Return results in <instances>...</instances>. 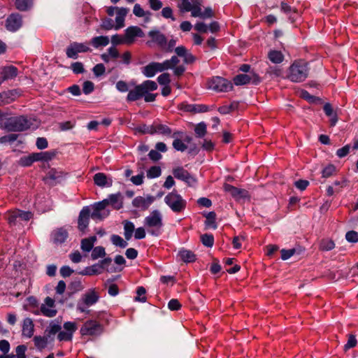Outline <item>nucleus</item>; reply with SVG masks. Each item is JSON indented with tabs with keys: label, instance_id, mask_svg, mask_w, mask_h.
Here are the masks:
<instances>
[{
	"label": "nucleus",
	"instance_id": "obj_1",
	"mask_svg": "<svg viewBox=\"0 0 358 358\" xmlns=\"http://www.w3.org/2000/svg\"><path fill=\"white\" fill-rule=\"evenodd\" d=\"M62 329V326L59 322L58 318L50 322L49 326L44 331V336H35L33 338L34 345L37 350L42 351L44 350L48 343V340L53 341L55 336Z\"/></svg>",
	"mask_w": 358,
	"mask_h": 358
},
{
	"label": "nucleus",
	"instance_id": "obj_2",
	"mask_svg": "<svg viewBox=\"0 0 358 358\" xmlns=\"http://www.w3.org/2000/svg\"><path fill=\"white\" fill-rule=\"evenodd\" d=\"M308 62L304 59H296L288 69L286 78L294 83L304 81L308 75Z\"/></svg>",
	"mask_w": 358,
	"mask_h": 358
},
{
	"label": "nucleus",
	"instance_id": "obj_3",
	"mask_svg": "<svg viewBox=\"0 0 358 358\" xmlns=\"http://www.w3.org/2000/svg\"><path fill=\"white\" fill-rule=\"evenodd\" d=\"M31 123L25 115L10 117L6 119L3 128L8 131H24L30 129Z\"/></svg>",
	"mask_w": 358,
	"mask_h": 358
},
{
	"label": "nucleus",
	"instance_id": "obj_4",
	"mask_svg": "<svg viewBox=\"0 0 358 358\" xmlns=\"http://www.w3.org/2000/svg\"><path fill=\"white\" fill-rule=\"evenodd\" d=\"M164 202L174 213H181L187 206V201L174 189L164 198Z\"/></svg>",
	"mask_w": 358,
	"mask_h": 358
},
{
	"label": "nucleus",
	"instance_id": "obj_5",
	"mask_svg": "<svg viewBox=\"0 0 358 358\" xmlns=\"http://www.w3.org/2000/svg\"><path fill=\"white\" fill-rule=\"evenodd\" d=\"M144 222L146 227L155 228L148 231L152 236H157L161 234L163 221L162 215L158 210H152L150 215L145 218Z\"/></svg>",
	"mask_w": 358,
	"mask_h": 358
},
{
	"label": "nucleus",
	"instance_id": "obj_6",
	"mask_svg": "<svg viewBox=\"0 0 358 358\" xmlns=\"http://www.w3.org/2000/svg\"><path fill=\"white\" fill-rule=\"evenodd\" d=\"M104 331V327L96 320H88L84 322L80 329L82 336H99Z\"/></svg>",
	"mask_w": 358,
	"mask_h": 358
},
{
	"label": "nucleus",
	"instance_id": "obj_7",
	"mask_svg": "<svg viewBox=\"0 0 358 358\" xmlns=\"http://www.w3.org/2000/svg\"><path fill=\"white\" fill-rule=\"evenodd\" d=\"M207 87L215 92H229L234 89L233 85L227 78L221 76H213L207 81Z\"/></svg>",
	"mask_w": 358,
	"mask_h": 358
},
{
	"label": "nucleus",
	"instance_id": "obj_8",
	"mask_svg": "<svg viewBox=\"0 0 358 358\" xmlns=\"http://www.w3.org/2000/svg\"><path fill=\"white\" fill-rule=\"evenodd\" d=\"M99 299V295L94 289L87 292L83 295V301H79L77 305V310L81 313L90 315L91 310H87L85 306H90L96 303Z\"/></svg>",
	"mask_w": 358,
	"mask_h": 358
},
{
	"label": "nucleus",
	"instance_id": "obj_9",
	"mask_svg": "<svg viewBox=\"0 0 358 358\" xmlns=\"http://www.w3.org/2000/svg\"><path fill=\"white\" fill-rule=\"evenodd\" d=\"M63 327L64 331L57 332V339L59 341H71L73 334L77 331L78 326L75 322H66Z\"/></svg>",
	"mask_w": 358,
	"mask_h": 358
},
{
	"label": "nucleus",
	"instance_id": "obj_10",
	"mask_svg": "<svg viewBox=\"0 0 358 358\" xmlns=\"http://www.w3.org/2000/svg\"><path fill=\"white\" fill-rule=\"evenodd\" d=\"M91 210L89 206H85L79 213L78 218V229L82 234H86L91 217Z\"/></svg>",
	"mask_w": 358,
	"mask_h": 358
},
{
	"label": "nucleus",
	"instance_id": "obj_11",
	"mask_svg": "<svg viewBox=\"0 0 358 358\" xmlns=\"http://www.w3.org/2000/svg\"><path fill=\"white\" fill-rule=\"evenodd\" d=\"M91 51L86 43L73 42L66 48V54L67 57L76 59L78 57V53Z\"/></svg>",
	"mask_w": 358,
	"mask_h": 358
},
{
	"label": "nucleus",
	"instance_id": "obj_12",
	"mask_svg": "<svg viewBox=\"0 0 358 358\" xmlns=\"http://www.w3.org/2000/svg\"><path fill=\"white\" fill-rule=\"evenodd\" d=\"M158 96L157 93H151L150 92H147V93L141 94L139 91H129V93L127 96L126 100L127 102H133L137 100H139L141 98H144V101L147 103L152 102L156 100L157 96Z\"/></svg>",
	"mask_w": 358,
	"mask_h": 358
},
{
	"label": "nucleus",
	"instance_id": "obj_13",
	"mask_svg": "<svg viewBox=\"0 0 358 358\" xmlns=\"http://www.w3.org/2000/svg\"><path fill=\"white\" fill-rule=\"evenodd\" d=\"M22 25V15L17 13H11L6 20L5 27L9 31H16Z\"/></svg>",
	"mask_w": 358,
	"mask_h": 358
},
{
	"label": "nucleus",
	"instance_id": "obj_14",
	"mask_svg": "<svg viewBox=\"0 0 358 358\" xmlns=\"http://www.w3.org/2000/svg\"><path fill=\"white\" fill-rule=\"evenodd\" d=\"M22 90L13 89L0 93V106L9 104L22 95Z\"/></svg>",
	"mask_w": 358,
	"mask_h": 358
},
{
	"label": "nucleus",
	"instance_id": "obj_15",
	"mask_svg": "<svg viewBox=\"0 0 358 358\" xmlns=\"http://www.w3.org/2000/svg\"><path fill=\"white\" fill-rule=\"evenodd\" d=\"M155 196L150 194L147 195L145 198L138 196L133 199L132 206L140 209L141 211H145L149 208L150 206L155 201Z\"/></svg>",
	"mask_w": 358,
	"mask_h": 358
},
{
	"label": "nucleus",
	"instance_id": "obj_16",
	"mask_svg": "<svg viewBox=\"0 0 358 358\" xmlns=\"http://www.w3.org/2000/svg\"><path fill=\"white\" fill-rule=\"evenodd\" d=\"M178 109L184 112L192 113H206L208 111V106L204 104H189L183 101L178 105Z\"/></svg>",
	"mask_w": 358,
	"mask_h": 358
},
{
	"label": "nucleus",
	"instance_id": "obj_17",
	"mask_svg": "<svg viewBox=\"0 0 358 358\" xmlns=\"http://www.w3.org/2000/svg\"><path fill=\"white\" fill-rule=\"evenodd\" d=\"M202 6L203 0H200L199 4H197L196 8L192 10L191 16L194 17H200L203 20L215 17V13L210 7H206L204 10L202 11Z\"/></svg>",
	"mask_w": 358,
	"mask_h": 358
},
{
	"label": "nucleus",
	"instance_id": "obj_18",
	"mask_svg": "<svg viewBox=\"0 0 358 358\" xmlns=\"http://www.w3.org/2000/svg\"><path fill=\"white\" fill-rule=\"evenodd\" d=\"M174 177L178 180H182L190 185L191 182H196V180L182 166H178L173 169Z\"/></svg>",
	"mask_w": 358,
	"mask_h": 358
},
{
	"label": "nucleus",
	"instance_id": "obj_19",
	"mask_svg": "<svg viewBox=\"0 0 358 358\" xmlns=\"http://www.w3.org/2000/svg\"><path fill=\"white\" fill-rule=\"evenodd\" d=\"M223 187L224 191L230 193L231 196L236 199L250 197L248 191L245 189H240L228 183H224Z\"/></svg>",
	"mask_w": 358,
	"mask_h": 358
},
{
	"label": "nucleus",
	"instance_id": "obj_20",
	"mask_svg": "<svg viewBox=\"0 0 358 358\" xmlns=\"http://www.w3.org/2000/svg\"><path fill=\"white\" fill-rule=\"evenodd\" d=\"M124 39L127 41V44H132L136 37H143L144 33L143 30L137 26H130L125 29Z\"/></svg>",
	"mask_w": 358,
	"mask_h": 358
},
{
	"label": "nucleus",
	"instance_id": "obj_21",
	"mask_svg": "<svg viewBox=\"0 0 358 358\" xmlns=\"http://www.w3.org/2000/svg\"><path fill=\"white\" fill-rule=\"evenodd\" d=\"M157 87L158 85L155 81L147 80L143 81L141 84L136 85L134 89L130 91H139V93L144 94L145 92L147 93V92H153L156 90Z\"/></svg>",
	"mask_w": 358,
	"mask_h": 358
},
{
	"label": "nucleus",
	"instance_id": "obj_22",
	"mask_svg": "<svg viewBox=\"0 0 358 358\" xmlns=\"http://www.w3.org/2000/svg\"><path fill=\"white\" fill-rule=\"evenodd\" d=\"M34 308V310H31V309L28 308L27 306H26V305L24 306V310L30 311L31 313H32L33 314L36 315H38L41 313L46 317H53L57 313V310L56 309L48 308L44 304L41 305L40 309H38V308Z\"/></svg>",
	"mask_w": 358,
	"mask_h": 358
},
{
	"label": "nucleus",
	"instance_id": "obj_23",
	"mask_svg": "<svg viewBox=\"0 0 358 358\" xmlns=\"http://www.w3.org/2000/svg\"><path fill=\"white\" fill-rule=\"evenodd\" d=\"M148 36L152 38L153 42L156 43L157 45L163 49H165L167 38L166 36L161 33L159 30H152L148 32Z\"/></svg>",
	"mask_w": 358,
	"mask_h": 358
},
{
	"label": "nucleus",
	"instance_id": "obj_24",
	"mask_svg": "<svg viewBox=\"0 0 358 358\" xmlns=\"http://www.w3.org/2000/svg\"><path fill=\"white\" fill-rule=\"evenodd\" d=\"M106 208L103 207L101 203L96 202L93 205V211L91 214V217L93 220H102L104 218L107 217L109 215L110 211L106 210L101 212L102 210H104Z\"/></svg>",
	"mask_w": 358,
	"mask_h": 358
},
{
	"label": "nucleus",
	"instance_id": "obj_25",
	"mask_svg": "<svg viewBox=\"0 0 358 358\" xmlns=\"http://www.w3.org/2000/svg\"><path fill=\"white\" fill-rule=\"evenodd\" d=\"M323 110L325 115L330 117L329 126L334 127L338 120V117L337 113L334 110L332 105L330 103H326L323 106Z\"/></svg>",
	"mask_w": 358,
	"mask_h": 358
},
{
	"label": "nucleus",
	"instance_id": "obj_26",
	"mask_svg": "<svg viewBox=\"0 0 358 358\" xmlns=\"http://www.w3.org/2000/svg\"><path fill=\"white\" fill-rule=\"evenodd\" d=\"M200 0H182L181 3H178V7L181 13H187L192 10L199 4Z\"/></svg>",
	"mask_w": 358,
	"mask_h": 358
},
{
	"label": "nucleus",
	"instance_id": "obj_27",
	"mask_svg": "<svg viewBox=\"0 0 358 358\" xmlns=\"http://www.w3.org/2000/svg\"><path fill=\"white\" fill-rule=\"evenodd\" d=\"M178 255L180 260L186 264L195 262L197 259L194 252L185 248L180 250Z\"/></svg>",
	"mask_w": 358,
	"mask_h": 358
},
{
	"label": "nucleus",
	"instance_id": "obj_28",
	"mask_svg": "<svg viewBox=\"0 0 358 358\" xmlns=\"http://www.w3.org/2000/svg\"><path fill=\"white\" fill-rule=\"evenodd\" d=\"M111 257H105L99 262V268L110 273L121 272L123 270L124 267L122 266H112L110 268H108V266L111 264Z\"/></svg>",
	"mask_w": 358,
	"mask_h": 358
},
{
	"label": "nucleus",
	"instance_id": "obj_29",
	"mask_svg": "<svg viewBox=\"0 0 358 358\" xmlns=\"http://www.w3.org/2000/svg\"><path fill=\"white\" fill-rule=\"evenodd\" d=\"M94 182L99 187H110L113 185V180L108 178L103 173H97L94 176Z\"/></svg>",
	"mask_w": 358,
	"mask_h": 358
},
{
	"label": "nucleus",
	"instance_id": "obj_30",
	"mask_svg": "<svg viewBox=\"0 0 358 358\" xmlns=\"http://www.w3.org/2000/svg\"><path fill=\"white\" fill-rule=\"evenodd\" d=\"M58 154L57 150H51L45 152H35L37 162H48L53 159Z\"/></svg>",
	"mask_w": 358,
	"mask_h": 358
},
{
	"label": "nucleus",
	"instance_id": "obj_31",
	"mask_svg": "<svg viewBox=\"0 0 358 358\" xmlns=\"http://www.w3.org/2000/svg\"><path fill=\"white\" fill-rule=\"evenodd\" d=\"M110 205L115 210H120L123 208V196L120 192L112 194L108 196Z\"/></svg>",
	"mask_w": 358,
	"mask_h": 358
},
{
	"label": "nucleus",
	"instance_id": "obj_32",
	"mask_svg": "<svg viewBox=\"0 0 358 358\" xmlns=\"http://www.w3.org/2000/svg\"><path fill=\"white\" fill-rule=\"evenodd\" d=\"M0 74L3 76L4 79H13L17 76L18 69L13 65L6 66L1 69Z\"/></svg>",
	"mask_w": 358,
	"mask_h": 358
},
{
	"label": "nucleus",
	"instance_id": "obj_33",
	"mask_svg": "<svg viewBox=\"0 0 358 358\" xmlns=\"http://www.w3.org/2000/svg\"><path fill=\"white\" fill-rule=\"evenodd\" d=\"M22 331V335L27 338L33 336L34 333V324L31 318L27 317L23 320Z\"/></svg>",
	"mask_w": 358,
	"mask_h": 358
},
{
	"label": "nucleus",
	"instance_id": "obj_34",
	"mask_svg": "<svg viewBox=\"0 0 358 358\" xmlns=\"http://www.w3.org/2000/svg\"><path fill=\"white\" fill-rule=\"evenodd\" d=\"M300 97L310 104H322L323 100L318 96L311 95L307 90H302L300 92Z\"/></svg>",
	"mask_w": 358,
	"mask_h": 358
},
{
	"label": "nucleus",
	"instance_id": "obj_35",
	"mask_svg": "<svg viewBox=\"0 0 358 358\" xmlns=\"http://www.w3.org/2000/svg\"><path fill=\"white\" fill-rule=\"evenodd\" d=\"M203 215L206 217V220L204 222L206 229L213 228V229H217V224L216 222V213L215 211H210L207 213H203Z\"/></svg>",
	"mask_w": 358,
	"mask_h": 358
},
{
	"label": "nucleus",
	"instance_id": "obj_36",
	"mask_svg": "<svg viewBox=\"0 0 358 358\" xmlns=\"http://www.w3.org/2000/svg\"><path fill=\"white\" fill-rule=\"evenodd\" d=\"M68 232L64 228H59L52 233L53 241L57 244L64 243L68 238Z\"/></svg>",
	"mask_w": 358,
	"mask_h": 358
},
{
	"label": "nucleus",
	"instance_id": "obj_37",
	"mask_svg": "<svg viewBox=\"0 0 358 358\" xmlns=\"http://www.w3.org/2000/svg\"><path fill=\"white\" fill-rule=\"evenodd\" d=\"M96 236H92L81 240V249L83 252H89L94 248V244L96 241Z\"/></svg>",
	"mask_w": 358,
	"mask_h": 358
},
{
	"label": "nucleus",
	"instance_id": "obj_38",
	"mask_svg": "<svg viewBox=\"0 0 358 358\" xmlns=\"http://www.w3.org/2000/svg\"><path fill=\"white\" fill-rule=\"evenodd\" d=\"M68 175V173L63 171H57L55 168L50 169L49 171L47 173L46 176L43 178V181H46L47 179H50L51 180H57L64 176Z\"/></svg>",
	"mask_w": 358,
	"mask_h": 358
},
{
	"label": "nucleus",
	"instance_id": "obj_39",
	"mask_svg": "<svg viewBox=\"0 0 358 358\" xmlns=\"http://www.w3.org/2000/svg\"><path fill=\"white\" fill-rule=\"evenodd\" d=\"M36 162H37V160L35 152H32L29 155L21 157L18 160L17 164L22 167H29Z\"/></svg>",
	"mask_w": 358,
	"mask_h": 358
},
{
	"label": "nucleus",
	"instance_id": "obj_40",
	"mask_svg": "<svg viewBox=\"0 0 358 358\" xmlns=\"http://www.w3.org/2000/svg\"><path fill=\"white\" fill-rule=\"evenodd\" d=\"M157 62H151L143 68L142 73L148 78L153 77L159 71Z\"/></svg>",
	"mask_w": 358,
	"mask_h": 358
},
{
	"label": "nucleus",
	"instance_id": "obj_41",
	"mask_svg": "<svg viewBox=\"0 0 358 358\" xmlns=\"http://www.w3.org/2000/svg\"><path fill=\"white\" fill-rule=\"evenodd\" d=\"M268 58L274 64H280L284 60V55L280 50H271L268 52Z\"/></svg>",
	"mask_w": 358,
	"mask_h": 358
},
{
	"label": "nucleus",
	"instance_id": "obj_42",
	"mask_svg": "<svg viewBox=\"0 0 358 358\" xmlns=\"http://www.w3.org/2000/svg\"><path fill=\"white\" fill-rule=\"evenodd\" d=\"M109 43V38L106 36H99L92 38L90 44L97 48L101 46H106Z\"/></svg>",
	"mask_w": 358,
	"mask_h": 358
},
{
	"label": "nucleus",
	"instance_id": "obj_43",
	"mask_svg": "<svg viewBox=\"0 0 358 358\" xmlns=\"http://www.w3.org/2000/svg\"><path fill=\"white\" fill-rule=\"evenodd\" d=\"M233 81L235 85H245L250 83V76L248 74H238L234 77Z\"/></svg>",
	"mask_w": 358,
	"mask_h": 358
},
{
	"label": "nucleus",
	"instance_id": "obj_44",
	"mask_svg": "<svg viewBox=\"0 0 358 358\" xmlns=\"http://www.w3.org/2000/svg\"><path fill=\"white\" fill-rule=\"evenodd\" d=\"M15 8L20 11H27L33 6V0H15Z\"/></svg>",
	"mask_w": 358,
	"mask_h": 358
},
{
	"label": "nucleus",
	"instance_id": "obj_45",
	"mask_svg": "<svg viewBox=\"0 0 358 358\" xmlns=\"http://www.w3.org/2000/svg\"><path fill=\"white\" fill-rule=\"evenodd\" d=\"M337 173L336 167L333 164H329L321 171L322 177L324 178H328L331 176L336 175Z\"/></svg>",
	"mask_w": 358,
	"mask_h": 358
},
{
	"label": "nucleus",
	"instance_id": "obj_46",
	"mask_svg": "<svg viewBox=\"0 0 358 358\" xmlns=\"http://www.w3.org/2000/svg\"><path fill=\"white\" fill-rule=\"evenodd\" d=\"M200 241L201 243L207 247L212 248L214 245V236L212 234H203L200 236Z\"/></svg>",
	"mask_w": 358,
	"mask_h": 358
},
{
	"label": "nucleus",
	"instance_id": "obj_47",
	"mask_svg": "<svg viewBox=\"0 0 358 358\" xmlns=\"http://www.w3.org/2000/svg\"><path fill=\"white\" fill-rule=\"evenodd\" d=\"M83 286L80 280H75L69 285V289L70 292H68L69 296H71L76 292L82 290Z\"/></svg>",
	"mask_w": 358,
	"mask_h": 358
},
{
	"label": "nucleus",
	"instance_id": "obj_48",
	"mask_svg": "<svg viewBox=\"0 0 358 358\" xmlns=\"http://www.w3.org/2000/svg\"><path fill=\"white\" fill-rule=\"evenodd\" d=\"M194 132L198 138H203L207 134V126L203 122H201L195 126Z\"/></svg>",
	"mask_w": 358,
	"mask_h": 358
},
{
	"label": "nucleus",
	"instance_id": "obj_49",
	"mask_svg": "<svg viewBox=\"0 0 358 358\" xmlns=\"http://www.w3.org/2000/svg\"><path fill=\"white\" fill-rule=\"evenodd\" d=\"M105 248L103 246H96L92 249L91 254V258L93 260L97 259L100 257H104L106 256Z\"/></svg>",
	"mask_w": 358,
	"mask_h": 358
},
{
	"label": "nucleus",
	"instance_id": "obj_50",
	"mask_svg": "<svg viewBox=\"0 0 358 358\" xmlns=\"http://www.w3.org/2000/svg\"><path fill=\"white\" fill-rule=\"evenodd\" d=\"M335 247L334 242L331 239H322L320 244V250L322 251H329Z\"/></svg>",
	"mask_w": 358,
	"mask_h": 358
},
{
	"label": "nucleus",
	"instance_id": "obj_51",
	"mask_svg": "<svg viewBox=\"0 0 358 358\" xmlns=\"http://www.w3.org/2000/svg\"><path fill=\"white\" fill-rule=\"evenodd\" d=\"M161 174L162 169L159 166H152L147 171V177L148 178H158Z\"/></svg>",
	"mask_w": 358,
	"mask_h": 358
},
{
	"label": "nucleus",
	"instance_id": "obj_52",
	"mask_svg": "<svg viewBox=\"0 0 358 358\" xmlns=\"http://www.w3.org/2000/svg\"><path fill=\"white\" fill-rule=\"evenodd\" d=\"M110 241L115 246H119L121 248H124L127 245V243L119 235L113 234L110 237Z\"/></svg>",
	"mask_w": 358,
	"mask_h": 358
},
{
	"label": "nucleus",
	"instance_id": "obj_53",
	"mask_svg": "<svg viewBox=\"0 0 358 358\" xmlns=\"http://www.w3.org/2000/svg\"><path fill=\"white\" fill-rule=\"evenodd\" d=\"M137 296H135L134 300L136 301H139L142 303H145L147 301V297L145 296L146 289L144 287L140 286L138 287L136 290Z\"/></svg>",
	"mask_w": 358,
	"mask_h": 358
},
{
	"label": "nucleus",
	"instance_id": "obj_54",
	"mask_svg": "<svg viewBox=\"0 0 358 358\" xmlns=\"http://www.w3.org/2000/svg\"><path fill=\"white\" fill-rule=\"evenodd\" d=\"M101 272H102V271H101L100 269H94V268H93V267H92L90 266H87L85 268L84 270L79 271L78 274L82 275L92 276V275H99V274L101 273Z\"/></svg>",
	"mask_w": 358,
	"mask_h": 358
},
{
	"label": "nucleus",
	"instance_id": "obj_55",
	"mask_svg": "<svg viewBox=\"0 0 358 358\" xmlns=\"http://www.w3.org/2000/svg\"><path fill=\"white\" fill-rule=\"evenodd\" d=\"M266 73L270 75L272 78L282 77V70L278 66H269L266 70Z\"/></svg>",
	"mask_w": 358,
	"mask_h": 358
},
{
	"label": "nucleus",
	"instance_id": "obj_56",
	"mask_svg": "<svg viewBox=\"0 0 358 358\" xmlns=\"http://www.w3.org/2000/svg\"><path fill=\"white\" fill-rule=\"evenodd\" d=\"M157 134L165 136H170L172 133L171 129L166 124L157 123Z\"/></svg>",
	"mask_w": 358,
	"mask_h": 358
},
{
	"label": "nucleus",
	"instance_id": "obj_57",
	"mask_svg": "<svg viewBox=\"0 0 358 358\" xmlns=\"http://www.w3.org/2000/svg\"><path fill=\"white\" fill-rule=\"evenodd\" d=\"M133 13L136 16V17H144L146 15H151L152 13L150 12V11H145L142 8L141 6H140V4H135L134 6V10H133Z\"/></svg>",
	"mask_w": 358,
	"mask_h": 358
},
{
	"label": "nucleus",
	"instance_id": "obj_58",
	"mask_svg": "<svg viewBox=\"0 0 358 358\" xmlns=\"http://www.w3.org/2000/svg\"><path fill=\"white\" fill-rule=\"evenodd\" d=\"M111 43L113 46L115 47L122 44H127V41L124 39V36H121L120 34H115L111 37Z\"/></svg>",
	"mask_w": 358,
	"mask_h": 358
},
{
	"label": "nucleus",
	"instance_id": "obj_59",
	"mask_svg": "<svg viewBox=\"0 0 358 358\" xmlns=\"http://www.w3.org/2000/svg\"><path fill=\"white\" fill-rule=\"evenodd\" d=\"M357 344L356 336L354 334H349L347 343L344 345V350L346 352L350 348H355Z\"/></svg>",
	"mask_w": 358,
	"mask_h": 358
},
{
	"label": "nucleus",
	"instance_id": "obj_60",
	"mask_svg": "<svg viewBox=\"0 0 358 358\" xmlns=\"http://www.w3.org/2000/svg\"><path fill=\"white\" fill-rule=\"evenodd\" d=\"M157 82L161 85H168L171 83L170 74L169 73H164L158 76Z\"/></svg>",
	"mask_w": 358,
	"mask_h": 358
},
{
	"label": "nucleus",
	"instance_id": "obj_61",
	"mask_svg": "<svg viewBox=\"0 0 358 358\" xmlns=\"http://www.w3.org/2000/svg\"><path fill=\"white\" fill-rule=\"evenodd\" d=\"M92 71L96 77H100L104 74L106 71V67L101 63L97 64L93 67Z\"/></svg>",
	"mask_w": 358,
	"mask_h": 358
},
{
	"label": "nucleus",
	"instance_id": "obj_62",
	"mask_svg": "<svg viewBox=\"0 0 358 358\" xmlns=\"http://www.w3.org/2000/svg\"><path fill=\"white\" fill-rule=\"evenodd\" d=\"M172 145L175 150L180 152H184L187 148V146L180 138H176Z\"/></svg>",
	"mask_w": 358,
	"mask_h": 358
},
{
	"label": "nucleus",
	"instance_id": "obj_63",
	"mask_svg": "<svg viewBox=\"0 0 358 358\" xmlns=\"http://www.w3.org/2000/svg\"><path fill=\"white\" fill-rule=\"evenodd\" d=\"M346 240L350 243H357L358 242V232L355 231H349L345 234Z\"/></svg>",
	"mask_w": 358,
	"mask_h": 358
},
{
	"label": "nucleus",
	"instance_id": "obj_64",
	"mask_svg": "<svg viewBox=\"0 0 358 358\" xmlns=\"http://www.w3.org/2000/svg\"><path fill=\"white\" fill-rule=\"evenodd\" d=\"M27 348L25 345H19L15 348V352L17 353V358H27L26 355V351Z\"/></svg>",
	"mask_w": 358,
	"mask_h": 358
}]
</instances>
